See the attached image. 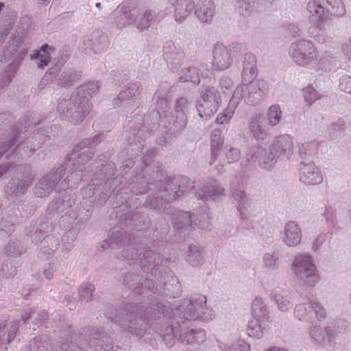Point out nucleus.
<instances>
[{
  "label": "nucleus",
  "instance_id": "f257e3e1",
  "mask_svg": "<svg viewBox=\"0 0 351 351\" xmlns=\"http://www.w3.org/2000/svg\"><path fill=\"white\" fill-rule=\"evenodd\" d=\"M205 295H195L184 300L182 304L172 308L168 304L157 303L148 308L142 304L131 307L124 317L116 316L113 322L132 335L142 337L147 328L154 330V326L165 328L166 326H180L186 322L199 319L210 320L214 317L213 310L206 305Z\"/></svg>",
  "mask_w": 351,
  "mask_h": 351
},
{
  "label": "nucleus",
  "instance_id": "f03ea898",
  "mask_svg": "<svg viewBox=\"0 0 351 351\" xmlns=\"http://www.w3.org/2000/svg\"><path fill=\"white\" fill-rule=\"evenodd\" d=\"M99 88L97 82H89L77 88L69 99L60 101L58 112L60 117L74 124L82 122L90 114L92 107L89 99L97 93Z\"/></svg>",
  "mask_w": 351,
  "mask_h": 351
},
{
  "label": "nucleus",
  "instance_id": "7ed1b4c3",
  "mask_svg": "<svg viewBox=\"0 0 351 351\" xmlns=\"http://www.w3.org/2000/svg\"><path fill=\"white\" fill-rule=\"evenodd\" d=\"M185 191L186 190L178 184V181H173L169 182L165 187V194L158 195L154 198L147 199L145 202L147 206L157 210L159 213L163 212L171 215V220L173 228L184 234L189 231L192 227L191 215L189 212L176 210L171 208L169 202L175 200Z\"/></svg>",
  "mask_w": 351,
  "mask_h": 351
},
{
  "label": "nucleus",
  "instance_id": "20e7f679",
  "mask_svg": "<svg viewBox=\"0 0 351 351\" xmlns=\"http://www.w3.org/2000/svg\"><path fill=\"white\" fill-rule=\"evenodd\" d=\"M288 55L295 65L304 69L314 67L317 70H326L333 58L331 51H319L314 42L304 38L291 43Z\"/></svg>",
  "mask_w": 351,
  "mask_h": 351
},
{
  "label": "nucleus",
  "instance_id": "39448f33",
  "mask_svg": "<svg viewBox=\"0 0 351 351\" xmlns=\"http://www.w3.org/2000/svg\"><path fill=\"white\" fill-rule=\"evenodd\" d=\"M257 67L256 56L252 53H245L243 61L241 84L235 90L241 89V99L246 104L256 105L267 95L269 84L263 80H256Z\"/></svg>",
  "mask_w": 351,
  "mask_h": 351
},
{
  "label": "nucleus",
  "instance_id": "423d86ee",
  "mask_svg": "<svg viewBox=\"0 0 351 351\" xmlns=\"http://www.w3.org/2000/svg\"><path fill=\"white\" fill-rule=\"evenodd\" d=\"M113 243L125 245L127 248L122 252L123 256L128 261H134L132 263L139 264L143 270H152V274L156 272L159 261L158 255L149 249L137 250L131 239L130 236L127 237L124 230L121 228H114L108 233V239L104 241L101 247L104 250L110 247Z\"/></svg>",
  "mask_w": 351,
  "mask_h": 351
},
{
  "label": "nucleus",
  "instance_id": "0eeeda50",
  "mask_svg": "<svg viewBox=\"0 0 351 351\" xmlns=\"http://www.w3.org/2000/svg\"><path fill=\"white\" fill-rule=\"evenodd\" d=\"M25 129L26 127L17 126L8 136L0 140V157L5 154V157L8 158L14 154L22 158L29 157L47 141V131L43 128H38L36 133H32L24 139L22 134L26 132Z\"/></svg>",
  "mask_w": 351,
  "mask_h": 351
},
{
  "label": "nucleus",
  "instance_id": "6e6552de",
  "mask_svg": "<svg viewBox=\"0 0 351 351\" xmlns=\"http://www.w3.org/2000/svg\"><path fill=\"white\" fill-rule=\"evenodd\" d=\"M101 134H97L92 138L84 139L78 143L73 149L69 156V162L66 165L65 169L68 175L61 183V188L65 189L67 187H73L82 180L84 175L81 169L93 154V146L101 141Z\"/></svg>",
  "mask_w": 351,
  "mask_h": 351
},
{
  "label": "nucleus",
  "instance_id": "1a4fd4ad",
  "mask_svg": "<svg viewBox=\"0 0 351 351\" xmlns=\"http://www.w3.org/2000/svg\"><path fill=\"white\" fill-rule=\"evenodd\" d=\"M290 270L294 278L306 287L313 288L320 281L319 270L308 252H300L293 255Z\"/></svg>",
  "mask_w": 351,
  "mask_h": 351
},
{
  "label": "nucleus",
  "instance_id": "9d476101",
  "mask_svg": "<svg viewBox=\"0 0 351 351\" xmlns=\"http://www.w3.org/2000/svg\"><path fill=\"white\" fill-rule=\"evenodd\" d=\"M155 332L158 333L167 346H172L174 338L183 344L193 346L202 344L206 339V332L201 328H189L184 326H166L165 328L154 326Z\"/></svg>",
  "mask_w": 351,
  "mask_h": 351
},
{
  "label": "nucleus",
  "instance_id": "9b49d317",
  "mask_svg": "<svg viewBox=\"0 0 351 351\" xmlns=\"http://www.w3.org/2000/svg\"><path fill=\"white\" fill-rule=\"evenodd\" d=\"M309 21L320 27L330 16H342L346 13L342 0H309L306 5Z\"/></svg>",
  "mask_w": 351,
  "mask_h": 351
},
{
  "label": "nucleus",
  "instance_id": "f8f14e48",
  "mask_svg": "<svg viewBox=\"0 0 351 351\" xmlns=\"http://www.w3.org/2000/svg\"><path fill=\"white\" fill-rule=\"evenodd\" d=\"M127 8L119 5L114 11L115 23L120 28L128 25H134L139 31L147 29L154 19L155 14L150 10H132L127 14Z\"/></svg>",
  "mask_w": 351,
  "mask_h": 351
},
{
  "label": "nucleus",
  "instance_id": "ddd939ff",
  "mask_svg": "<svg viewBox=\"0 0 351 351\" xmlns=\"http://www.w3.org/2000/svg\"><path fill=\"white\" fill-rule=\"evenodd\" d=\"M221 104V95L217 89L213 86L202 88L196 104L199 116L205 120L210 119L217 112Z\"/></svg>",
  "mask_w": 351,
  "mask_h": 351
},
{
  "label": "nucleus",
  "instance_id": "4468645a",
  "mask_svg": "<svg viewBox=\"0 0 351 351\" xmlns=\"http://www.w3.org/2000/svg\"><path fill=\"white\" fill-rule=\"evenodd\" d=\"M245 158L248 164L256 162L261 169L271 170L277 163L279 157L271 146L266 147L263 144L258 143L247 149Z\"/></svg>",
  "mask_w": 351,
  "mask_h": 351
},
{
  "label": "nucleus",
  "instance_id": "2eb2a0df",
  "mask_svg": "<svg viewBox=\"0 0 351 351\" xmlns=\"http://www.w3.org/2000/svg\"><path fill=\"white\" fill-rule=\"evenodd\" d=\"M73 203V199L67 195H64L62 197L55 199L48 204L46 210L47 215H60L64 213V215H61L59 224L60 226L67 228L77 218L76 214L73 213L71 210Z\"/></svg>",
  "mask_w": 351,
  "mask_h": 351
},
{
  "label": "nucleus",
  "instance_id": "dca6fc26",
  "mask_svg": "<svg viewBox=\"0 0 351 351\" xmlns=\"http://www.w3.org/2000/svg\"><path fill=\"white\" fill-rule=\"evenodd\" d=\"M69 58L68 51L66 49L60 53V58H56L54 60L56 63L49 71V75H54L56 78L58 84L62 86H69L75 82L80 76V72H77L73 69L64 68L60 70V68L64 65L66 61Z\"/></svg>",
  "mask_w": 351,
  "mask_h": 351
},
{
  "label": "nucleus",
  "instance_id": "f3484780",
  "mask_svg": "<svg viewBox=\"0 0 351 351\" xmlns=\"http://www.w3.org/2000/svg\"><path fill=\"white\" fill-rule=\"evenodd\" d=\"M141 91L139 82L128 84L117 97L113 99V105L117 108H123L125 111H130L138 106L137 99Z\"/></svg>",
  "mask_w": 351,
  "mask_h": 351
},
{
  "label": "nucleus",
  "instance_id": "a211bd4d",
  "mask_svg": "<svg viewBox=\"0 0 351 351\" xmlns=\"http://www.w3.org/2000/svg\"><path fill=\"white\" fill-rule=\"evenodd\" d=\"M308 336L313 343L322 348H328L335 346L337 333L330 326L322 327L316 324H313L309 327Z\"/></svg>",
  "mask_w": 351,
  "mask_h": 351
},
{
  "label": "nucleus",
  "instance_id": "6ab92c4d",
  "mask_svg": "<svg viewBox=\"0 0 351 351\" xmlns=\"http://www.w3.org/2000/svg\"><path fill=\"white\" fill-rule=\"evenodd\" d=\"M224 187L214 178H207L199 186L196 196L204 202H216L224 193Z\"/></svg>",
  "mask_w": 351,
  "mask_h": 351
},
{
  "label": "nucleus",
  "instance_id": "aec40b11",
  "mask_svg": "<svg viewBox=\"0 0 351 351\" xmlns=\"http://www.w3.org/2000/svg\"><path fill=\"white\" fill-rule=\"evenodd\" d=\"M16 170L23 173L21 178L12 179L9 182V185L6 189V194L8 195L16 197L23 195L32 182L29 165H24L18 166Z\"/></svg>",
  "mask_w": 351,
  "mask_h": 351
},
{
  "label": "nucleus",
  "instance_id": "412c9836",
  "mask_svg": "<svg viewBox=\"0 0 351 351\" xmlns=\"http://www.w3.org/2000/svg\"><path fill=\"white\" fill-rule=\"evenodd\" d=\"M65 173L63 167H60L55 172L51 171L43 176L36 184L34 193L38 197H45L51 194L55 186Z\"/></svg>",
  "mask_w": 351,
  "mask_h": 351
},
{
  "label": "nucleus",
  "instance_id": "4be33fe9",
  "mask_svg": "<svg viewBox=\"0 0 351 351\" xmlns=\"http://www.w3.org/2000/svg\"><path fill=\"white\" fill-rule=\"evenodd\" d=\"M211 73L208 64L195 62L189 67L183 68L180 71L179 78L181 82H191L195 84H199L201 78L209 77Z\"/></svg>",
  "mask_w": 351,
  "mask_h": 351
},
{
  "label": "nucleus",
  "instance_id": "5701e85b",
  "mask_svg": "<svg viewBox=\"0 0 351 351\" xmlns=\"http://www.w3.org/2000/svg\"><path fill=\"white\" fill-rule=\"evenodd\" d=\"M212 69L216 71H223L230 67L232 58L227 47L221 42L215 43L212 50Z\"/></svg>",
  "mask_w": 351,
  "mask_h": 351
},
{
  "label": "nucleus",
  "instance_id": "b1692460",
  "mask_svg": "<svg viewBox=\"0 0 351 351\" xmlns=\"http://www.w3.org/2000/svg\"><path fill=\"white\" fill-rule=\"evenodd\" d=\"M299 180L306 186L320 184L323 182L321 170L314 162H301L299 169Z\"/></svg>",
  "mask_w": 351,
  "mask_h": 351
},
{
  "label": "nucleus",
  "instance_id": "393cba45",
  "mask_svg": "<svg viewBox=\"0 0 351 351\" xmlns=\"http://www.w3.org/2000/svg\"><path fill=\"white\" fill-rule=\"evenodd\" d=\"M280 237L282 242L289 247H297L301 243L302 239V231L300 226L293 221L287 222Z\"/></svg>",
  "mask_w": 351,
  "mask_h": 351
},
{
  "label": "nucleus",
  "instance_id": "a878e982",
  "mask_svg": "<svg viewBox=\"0 0 351 351\" xmlns=\"http://www.w3.org/2000/svg\"><path fill=\"white\" fill-rule=\"evenodd\" d=\"M184 53L180 47L172 42H167L164 46V58L169 70L177 72L180 69Z\"/></svg>",
  "mask_w": 351,
  "mask_h": 351
},
{
  "label": "nucleus",
  "instance_id": "bb28decb",
  "mask_svg": "<svg viewBox=\"0 0 351 351\" xmlns=\"http://www.w3.org/2000/svg\"><path fill=\"white\" fill-rule=\"evenodd\" d=\"M270 146L279 158L283 156L289 158L294 152L293 138L287 134L276 136Z\"/></svg>",
  "mask_w": 351,
  "mask_h": 351
},
{
  "label": "nucleus",
  "instance_id": "cd10ccee",
  "mask_svg": "<svg viewBox=\"0 0 351 351\" xmlns=\"http://www.w3.org/2000/svg\"><path fill=\"white\" fill-rule=\"evenodd\" d=\"M188 108V101L184 97L177 100L175 105V112L171 117L172 125L171 130L173 132H180L186 125V110Z\"/></svg>",
  "mask_w": 351,
  "mask_h": 351
},
{
  "label": "nucleus",
  "instance_id": "c85d7f7f",
  "mask_svg": "<svg viewBox=\"0 0 351 351\" xmlns=\"http://www.w3.org/2000/svg\"><path fill=\"white\" fill-rule=\"evenodd\" d=\"M168 3L174 9V19L183 23L195 10V5L192 0H168Z\"/></svg>",
  "mask_w": 351,
  "mask_h": 351
},
{
  "label": "nucleus",
  "instance_id": "c756f323",
  "mask_svg": "<svg viewBox=\"0 0 351 351\" xmlns=\"http://www.w3.org/2000/svg\"><path fill=\"white\" fill-rule=\"evenodd\" d=\"M249 129L257 141H265L269 136V132L265 128V117L263 114L256 115L250 123Z\"/></svg>",
  "mask_w": 351,
  "mask_h": 351
},
{
  "label": "nucleus",
  "instance_id": "7c9ffc66",
  "mask_svg": "<svg viewBox=\"0 0 351 351\" xmlns=\"http://www.w3.org/2000/svg\"><path fill=\"white\" fill-rule=\"evenodd\" d=\"M242 100L241 89L239 88L237 90H234L228 106L221 113L217 115L216 122L219 124H223L229 122L235 111V109Z\"/></svg>",
  "mask_w": 351,
  "mask_h": 351
},
{
  "label": "nucleus",
  "instance_id": "2f4dec72",
  "mask_svg": "<svg viewBox=\"0 0 351 351\" xmlns=\"http://www.w3.org/2000/svg\"><path fill=\"white\" fill-rule=\"evenodd\" d=\"M232 198L238 204V210L241 215V219L243 223L245 220L247 208H250L252 204V199L250 196L241 189V187L235 189L233 184H232Z\"/></svg>",
  "mask_w": 351,
  "mask_h": 351
},
{
  "label": "nucleus",
  "instance_id": "473e14b6",
  "mask_svg": "<svg viewBox=\"0 0 351 351\" xmlns=\"http://www.w3.org/2000/svg\"><path fill=\"white\" fill-rule=\"evenodd\" d=\"M219 348L222 351H250V345L237 336H230L219 341Z\"/></svg>",
  "mask_w": 351,
  "mask_h": 351
},
{
  "label": "nucleus",
  "instance_id": "72a5a7b5",
  "mask_svg": "<svg viewBox=\"0 0 351 351\" xmlns=\"http://www.w3.org/2000/svg\"><path fill=\"white\" fill-rule=\"evenodd\" d=\"M215 14V6L212 1L201 0L197 3L195 10V14L202 22H210Z\"/></svg>",
  "mask_w": 351,
  "mask_h": 351
},
{
  "label": "nucleus",
  "instance_id": "f704fd0d",
  "mask_svg": "<svg viewBox=\"0 0 351 351\" xmlns=\"http://www.w3.org/2000/svg\"><path fill=\"white\" fill-rule=\"evenodd\" d=\"M84 45L85 50L90 49L95 53H98L107 49L108 40L106 35L101 34L97 32L93 33L90 38L85 40Z\"/></svg>",
  "mask_w": 351,
  "mask_h": 351
},
{
  "label": "nucleus",
  "instance_id": "c9c22d12",
  "mask_svg": "<svg viewBox=\"0 0 351 351\" xmlns=\"http://www.w3.org/2000/svg\"><path fill=\"white\" fill-rule=\"evenodd\" d=\"M205 250L199 243L188 246L186 252V261L193 267H200L204 262Z\"/></svg>",
  "mask_w": 351,
  "mask_h": 351
},
{
  "label": "nucleus",
  "instance_id": "e433bc0d",
  "mask_svg": "<svg viewBox=\"0 0 351 351\" xmlns=\"http://www.w3.org/2000/svg\"><path fill=\"white\" fill-rule=\"evenodd\" d=\"M270 299L280 312H287L292 307L291 293L285 289L271 292Z\"/></svg>",
  "mask_w": 351,
  "mask_h": 351
},
{
  "label": "nucleus",
  "instance_id": "4c0bfd02",
  "mask_svg": "<svg viewBox=\"0 0 351 351\" xmlns=\"http://www.w3.org/2000/svg\"><path fill=\"white\" fill-rule=\"evenodd\" d=\"M314 299H308L296 304L294 310V317L301 322H308L314 316L313 313Z\"/></svg>",
  "mask_w": 351,
  "mask_h": 351
},
{
  "label": "nucleus",
  "instance_id": "58836bf2",
  "mask_svg": "<svg viewBox=\"0 0 351 351\" xmlns=\"http://www.w3.org/2000/svg\"><path fill=\"white\" fill-rule=\"evenodd\" d=\"M54 48L48 45H43L39 50H36L31 54V60H34L38 67L43 69L47 66L51 60V53Z\"/></svg>",
  "mask_w": 351,
  "mask_h": 351
},
{
  "label": "nucleus",
  "instance_id": "ea45409f",
  "mask_svg": "<svg viewBox=\"0 0 351 351\" xmlns=\"http://www.w3.org/2000/svg\"><path fill=\"white\" fill-rule=\"evenodd\" d=\"M241 157V152L239 149L232 145H226L223 147L222 153L219 152L217 162L219 165L234 163L237 162Z\"/></svg>",
  "mask_w": 351,
  "mask_h": 351
},
{
  "label": "nucleus",
  "instance_id": "a19ab883",
  "mask_svg": "<svg viewBox=\"0 0 351 351\" xmlns=\"http://www.w3.org/2000/svg\"><path fill=\"white\" fill-rule=\"evenodd\" d=\"M246 331L248 337L260 339L267 331L266 324L263 319L252 318L248 322Z\"/></svg>",
  "mask_w": 351,
  "mask_h": 351
},
{
  "label": "nucleus",
  "instance_id": "79ce46f5",
  "mask_svg": "<svg viewBox=\"0 0 351 351\" xmlns=\"http://www.w3.org/2000/svg\"><path fill=\"white\" fill-rule=\"evenodd\" d=\"M223 144V139L221 137V132L219 130H214L210 134V152L211 157L210 164L217 162L219 152Z\"/></svg>",
  "mask_w": 351,
  "mask_h": 351
},
{
  "label": "nucleus",
  "instance_id": "37998d69",
  "mask_svg": "<svg viewBox=\"0 0 351 351\" xmlns=\"http://www.w3.org/2000/svg\"><path fill=\"white\" fill-rule=\"evenodd\" d=\"M252 315L253 318L267 320L269 317V309L263 298L256 297L252 302Z\"/></svg>",
  "mask_w": 351,
  "mask_h": 351
},
{
  "label": "nucleus",
  "instance_id": "c03bdc74",
  "mask_svg": "<svg viewBox=\"0 0 351 351\" xmlns=\"http://www.w3.org/2000/svg\"><path fill=\"white\" fill-rule=\"evenodd\" d=\"M280 252L273 250L265 253L262 257L263 266L268 271H276L280 267Z\"/></svg>",
  "mask_w": 351,
  "mask_h": 351
},
{
  "label": "nucleus",
  "instance_id": "a18cd8bd",
  "mask_svg": "<svg viewBox=\"0 0 351 351\" xmlns=\"http://www.w3.org/2000/svg\"><path fill=\"white\" fill-rule=\"evenodd\" d=\"M322 27H317L316 25L310 27L308 29V34L309 36L318 44L329 45L332 42V38L329 34L322 30Z\"/></svg>",
  "mask_w": 351,
  "mask_h": 351
},
{
  "label": "nucleus",
  "instance_id": "49530a36",
  "mask_svg": "<svg viewBox=\"0 0 351 351\" xmlns=\"http://www.w3.org/2000/svg\"><path fill=\"white\" fill-rule=\"evenodd\" d=\"M19 327V321H13L10 326L0 327V344H7L11 342L15 337Z\"/></svg>",
  "mask_w": 351,
  "mask_h": 351
},
{
  "label": "nucleus",
  "instance_id": "de8ad7c7",
  "mask_svg": "<svg viewBox=\"0 0 351 351\" xmlns=\"http://www.w3.org/2000/svg\"><path fill=\"white\" fill-rule=\"evenodd\" d=\"M59 240L51 235H47L40 242V250L43 255L53 254L59 247Z\"/></svg>",
  "mask_w": 351,
  "mask_h": 351
},
{
  "label": "nucleus",
  "instance_id": "09e8293b",
  "mask_svg": "<svg viewBox=\"0 0 351 351\" xmlns=\"http://www.w3.org/2000/svg\"><path fill=\"white\" fill-rule=\"evenodd\" d=\"M282 118V110L280 105H271L267 112V124L271 127L277 125Z\"/></svg>",
  "mask_w": 351,
  "mask_h": 351
},
{
  "label": "nucleus",
  "instance_id": "8fccbe9b",
  "mask_svg": "<svg viewBox=\"0 0 351 351\" xmlns=\"http://www.w3.org/2000/svg\"><path fill=\"white\" fill-rule=\"evenodd\" d=\"M318 147L319 143L317 141L305 142L298 145V152L302 158H306L315 155Z\"/></svg>",
  "mask_w": 351,
  "mask_h": 351
},
{
  "label": "nucleus",
  "instance_id": "3c124183",
  "mask_svg": "<svg viewBox=\"0 0 351 351\" xmlns=\"http://www.w3.org/2000/svg\"><path fill=\"white\" fill-rule=\"evenodd\" d=\"M157 106V113L160 115V110L165 112L169 106L168 92L166 90H158L152 99Z\"/></svg>",
  "mask_w": 351,
  "mask_h": 351
},
{
  "label": "nucleus",
  "instance_id": "603ef678",
  "mask_svg": "<svg viewBox=\"0 0 351 351\" xmlns=\"http://www.w3.org/2000/svg\"><path fill=\"white\" fill-rule=\"evenodd\" d=\"M238 12L245 16H249L255 10L256 0H234Z\"/></svg>",
  "mask_w": 351,
  "mask_h": 351
},
{
  "label": "nucleus",
  "instance_id": "864d4df0",
  "mask_svg": "<svg viewBox=\"0 0 351 351\" xmlns=\"http://www.w3.org/2000/svg\"><path fill=\"white\" fill-rule=\"evenodd\" d=\"M332 239V234L329 232L321 233L313 241L311 248L314 252L326 250Z\"/></svg>",
  "mask_w": 351,
  "mask_h": 351
},
{
  "label": "nucleus",
  "instance_id": "5fc2aeb1",
  "mask_svg": "<svg viewBox=\"0 0 351 351\" xmlns=\"http://www.w3.org/2000/svg\"><path fill=\"white\" fill-rule=\"evenodd\" d=\"M345 122L339 119L330 124L328 129V137L331 140H335L344 132Z\"/></svg>",
  "mask_w": 351,
  "mask_h": 351
},
{
  "label": "nucleus",
  "instance_id": "6e6d98bb",
  "mask_svg": "<svg viewBox=\"0 0 351 351\" xmlns=\"http://www.w3.org/2000/svg\"><path fill=\"white\" fill-rule=\"evenodd\" d=\"M99 342L98 338L94 337L88 342L89 347L93 348L95 350H99V348H100L104 351H114L115 347L110 339L106 338L105 340H103L101 346L99 345Z\"/></svg>",
  "mask_w": 351,
  "mask_h": 351
},
{
  "label": "nucleus",
  "instance_id": "4d7b16f0",
  "mask_svg": "<svg viewBox=\"0 0 351 351\" xmlns=\"http://www.w3.org/2000/svg\"><path fill=\"white\" fill-rule=\"evenodd\" d=\"M47 318V315L44 311H30L25 312L22 315V319L26 322L29 319H32L35 324L44 322Z\"/></svg>",
  "mask_w": 351,
  "mask_h": 351
},
{
  "label": "nucleus",
  "instance_id": "13d9d810",
  "mask_svg": "<svg viewBox=\"0 0 351 351\" xmlns=\"http://www.w3.org/2000/svg\"><path fill=\"white\" fill-rule=\"evenodd\" d=\"M5 252L10 256H17L24 253L25 250L19 241H12L6 245Z\"/></svg>",
  "mask_w": 351,
  "mask_h": 351
},
{
  "label": "nucleus",
  "instance_id": "bf43d9fd",
  "mask_svg": "<svg viewBox=\"0 0 351 351\" xmlns=\"http://www.w3.org/2000/svg\"><path fill=\"white\" fill-rule=\"evenodd\" d=\"M94 286L90 283H83L79 288V295L82 300L88 302L91 299Z\"/></svg>",
  "mask_w": 351,
  "mask_h": 351
},
{
  "label": "nucleus",
  "instance_id": "052dcab7",
  "mask_svg": "<svg viewBox=\"0 0 351 351\" xmlns=\"http://www.w3.org/2000/svg\"><path fill=\"white\" fill-rule=\"evenodd\" d=\"M303 95L305 101L308 105H311L319 98L317 90L311 86H308L303 89Z\"/></svg>",
  "mask_w": 351,
  "mask_h": 351
},
{
  "label": "nucleus",
  "instance_id": "680f3d73",
  "mask_svg": "<svg viewBox=\"0 0 351 351\" xmlns=\"http://www.w3.org/2000/svg\"><path fill=\"white\" fill-rule=\"evenodd\" d=\"M105 179L106 176L101 178L99 180L96 178L95 180L93 179V184H89L86 188L84 189V194L89 197H93L95 194L96 186H95L97 185L99 186L101 185L105 182Z\"/></svg>",
  "mask_w": 351,
  "mask_h": 351
},
{
  "label": "nucleus",
  "instance_id": "e2e57ef3",
  "mask_svg": "<svg viewBox=\"0 0 351 351\" xmlns=\"http://www.w3.org/2000/svg\"><path fill=\"white\" fill-rule=\"evenodd\" d=\"M313 313L319 321L326 317V311L323 305L316 299L313 300Z\"/></svg>",
  "mask_w": 351,
  "mask_h": 351
},
{
  "label": "nucleus",
  "instance_id": "0e129e2a",
  "mask_svg": "<svg viewBox=\"0 0 351 351\" xmlns=\"http://www.w3.org/2000/svg\"><path fill=\"white\" fill-rule=\"evenodd\" d=\"M339 88L341 91L351 95V77L344 75L339 79Z\"/></svg>",
  "mask_w": 351,
  "mask_h": 351
},
{
  "label": "nucleus",
  "instance_id": "69168bd1",
  "mask_svg": "<svg viewBox=\"0 0 351 351\" xmlns=\"http://www.w3.org/2000/svg\"><path fill=\"white\" fill-rule=\"evenodd\" d=\"M141 217L138 215L132 216L130 219L126 220L127 225L130 227L131 229H134L137 231L144 230V228L141 226Z\"/></svg>",
  "mask_w": 351,
  "mask_h": 351
},
{
  "label": "nucleus",
  "instance_id": "338daca9",
  "mask_svg": "<svg viewBox=\"0 0 351 351\" xmlns=\"http://www.w3.org/2000/svg\"><path fill=\"white\" fill-rule=\"evenodd\" d=\"M285 30L293 37H297L300 35L301 28L300 25L295 23H287L285 24Z\"/></svg>",
  "mask_w": 351,
  "mask_h": 351
},
{
  "label": "nucleus",
  "instance_id": "774afa93",
  "mask_svg": "<svg viewBox=\"0 0 351 351\" xmlns=\"http://www.w3.org/2000/svg\"><path fill=\"white\" fill-rule=\"evenodd\" d=\"M341 49L346 58L351 61V37L349 38L348 40L342 43Z\"/></svg>",
  "mask_w": 351,
  "mask_h": 351
}]
</instances>
